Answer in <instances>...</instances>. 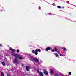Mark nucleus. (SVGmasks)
<instances>
[{
	"label": "nucleus",
	"instance_id": "nucleus-1",
	"mask_svg": "<svg viewBox=\"0 0 76 76\" xmlns=\"http://www.w3.org/2000/svg\"><path fill=\"white\" fill-rule=\"evenodd\" d=\"M31 60L33 62L35 61V62H36V63H39V60H38V59H37V58H31Z\"/></svg>",
	"mask_w": 76,
	"mask_h": 76
},
{
	"label": "nucleus",
	"instance_id": "nucleus-2",
	"mask_svg": "<svg viewBox=\"0 0 76 76\" xmlns=\"http://www.w3.org/2000/svg\"><path fill=\"white\" fill-rule=\"evenodd\" d=\"M14 63H17L18 62V60H17V58H14V60L13 61Z\"/></svg>",
	"mask_w": 76,
	"mask_h": 76
},
{
	"label": "nucleus",
	"instance_id": "nucleus-3",
	"mask_svg": "<svg viewBox=\"0 0 76 76\" xmlns=\"http://www.w3.org/2000/svg\"><path fill=\"white\" fill-rule=\"evenodd\" d=\"M43 73L45 74V75H48V72L47 71L45 70V69H44L43 70Z\"/></svg>",
	"mask_w": 76,
	"mask_h": 76
},
{
	"label": "nucleus",
	"instance_id": "nucleus-4",
	"mask_svg": "<svg viewBox=\"0 0 76 76\" xmlns=\"http://www.w3.org/2000/svg\"><path fill=\"white\" fill-rule=\"evenodd\" d=\"M12 54L13 55L14 57H15L16 58H18V54H15V53H12Z\"/></svg>",
	"mask_w": 76,
	"mask_h": 76
},
{
	"label": "nucleus",
	"instance_id": "nucleus-5",
	"mask_svg": "<svg viewBox=\"0 0 76 76\" xmlns=\"http://www.w3.org/2000/svg\"><path fill=\"white\" fill-rule=\"evenodd\" d=\"M45 50L46 51H48V50H52V48H50V47H48L46 48Z\"/></svg>",
	"mask_w": 76,
	"mask_h": 76
},
{
	"label": "nucleus",
	"instance_id": "nucleus-6",
	"mask_svg": "<svg viewBox=\"0 0 76 76\" xmlns=\"http://www.w3.org/2000/svg\"><path fill=\"white\" fill-rule=\"evenodd\" d=\"M10 50H11V51H12V52H14L15 53V52H16V50H15V49H12V48H11L10 49Z\"/></svg>",
	"mask_w": 76,
	"mask_h": 76
},
{
	"label": "nucleus",
	"instance_id": "nucleus-7",
	"mask_svg": "<svg viewBox=\"0 0 76 76\" xmlns=\"http://www.w3.org/2000/svg\"><path fill=\"white\" fill-rule=\"evenodd\" d=\"M29 66H27L26 67V70L27 71H29Z\"/></svg>",
	"mask_w": 76,
	"mask_h": 76
},
{
	"label": "nucleus",
	"instance_id": "nucleus-8",
	"mask_svg": "<svg viewBox=\"0 0 76 76\" xmlns=\"http://www.w3.org/2000/svg\"><path fill=\"white\" fill-rule=\"evenodd\" d=\"M54 50L56 51H57V52H58V53H60V52L59 51H57V49L56 48V47H55Z\"/></svg>",
	"mask_w": 76,
	"mask_h": 76
},
{
	"label": "nucleus",
	"instance_id": "nucleus-9",
	"mask_svg": "<svg viewBox=\"0 0 76 76\" xmlns=\"http://www.w3.org/2000/svg\"><path fill=\"white\" fill-rule=\"evenodd\" d=\"M50 73L51 74H53V69H50Z\"/></svg>",
	"mask_w": 76,
	"mask_h": 76
},
{
	"label": "nucleus",
	"instance_id": "nucleus-10",
	"mask_svg": "<svg viewBox=\"0 0 76 76\" xmlns=\"http://www.w3.org/2000/svg\"><path fill=\"white\" fill-rule=\"evenodd\" d=\"M39 75L40 76H43V74L41 72H40Z\"/></svg>",
	"mask_w": 76,
	"mask_h": 76
},
{
	"label": "nucleus",
	"instance_id": "nucleus-11",
	"mask_svg": "<svg viewBox=\"0 0 76 76\" xmlns=\"http://www.w3.org/2000/svg\"><path fill=\"white\" fill-rule=\"evenodd\" d=\"M18 58H19V59H20V60H22V59H23V58H22V57H21L18 56Z\"/></svg>",
	"mask_w": 76,
	"mask_h": 76
},
{
	"label": "nucleus",
	"instance_id": "nucleus-12",
	"mask_svg": "<svg viewBox=\"0 0 76 76\" xmlns=\"http://www.w3.org/2000/svg\"><path fill=\"white\" fill-rule=\"evenodd\" d=\"M2 64L3 66H4L5 65H6V64H5V63L4 62H2Z\"/></svg>",
	"mask_w": 76,
	"mask_h": 76
},
{
	"label": "nucleus",
	"instance_id": "nucleus-13",
	"mask_svg": "<svg viewBox=\"0 0 76 76\" xmlns=\"http://www.w3.org/2000/svg\"><path fill=\"white\" fill-rule=\"evenodd\" d=\"M57 8H58V9H61V7L60 6H58L57 7Z\"/></svg>",
	"mask_w": 76,
	"mask_h": 76
},
{
	"label": "nucleus",
	"instance_id": "nucleus-14",
	"mask_svg": "<svg viewBox=\"0 0 76 76\" xmlns=\"http://www.w3.org/2000/svg\"><path fill=\"white\" fill-rule=\"evenodd\" d=\"M1 76H4V74H3V73L2 72H1Z\"/></svg>",
	"mask_w": 76,
	"mask_h": 76
},
{
	"label": "nucleus",
	"instance_id": "nucleus-15",
	"mask_svg": "<svg viewBox=\"0 0 76 76\" xmlns=\"http://www.w3.org/2000/svg\"><path fill=\"white\" fill-rule=\"evenodd\" d=\"M55 55H56V57H58V54H57V53H56V54H55Z\"/></svg>",
	"mask_w": 76,
	"mask_h": 76
},
{
	"label": "nucleus",
	"instance_id": "nucleus-16",
	"mask_svg": "<svg viewBox=\"0 0 76 76\" xmlns=\"http://www.w3.org/2000/svg\"><path fill=\"white\" fill-rule=\"evenodd\" d=\"M16 52L17 53H19V49L17 50Z\"/></svg>",
	"mask_w": 76,
	"mask_h": 76
},
{
	"label": "nucleus",
	"instance_id": "nucleus-17",
	"mask_svg": "<svg viewBox=\"0 0 76 76\" xmlns=\"http://www.w3.org/2000/svg\"><path fill=\"white\" fill-rule=\"evenodd\" d=\"M37 50L39 52H41V50L39 49H38Z\"/></svg>",
	"mask_w": 76,
	"mask_h": 76
},
{
	"label": "nucleus",
	"instance_id": "nucleus-18",
	"mask_svg": "<svg viewBox=\"0 0 76 76\" xmlns=\"http://www.w3.org/2000/svg\"><path fill=\"white\" fill-rule=\"evenodd\" d=\"M21 66L22 67H24V66H25V65L23 64H21Z\"/></svg>",
	"mask_w": 76,
	"mask_h": 76
},
{
	"label": "nucleus",
	"instance_id": "nucleus-19",
	"mask_svg": "<svg viewBox=\"0 0 76 76\" xmlns=\"http://www.w3.org/2000/svg\"><path fill=\"white\" fill-rule=\"evenodd\" d=\"M35 51L36 53H38V50H37V49H36L35 50Z\"/></svg>",
	"mask_w": 76,
	"mask_h": 76
},
{
	"label": "nucleus",
	"instance_id": "nucleus-20",
	"mask_svg": "<svg viewBox=\"0 0 76 76\" xmlns=\"http://www.w3.org/2000/svg\"><path fill=\"white\" fill-rule=\"evenodd\" d=\"M63 50H64V51H66V48H63Z\"/></svg>",
	"mask_w": 76,
	"mask_h": 76
},
{
	"label": "nucleus",
	"instance_id": "nucleus-21",
	"mask_svg": "<svg viewBox=\"0 0 76 76\" xmlns=\"http://www.w3.org/2000/svg\"><path fill=\"white\" fill-rule=\"evenodd\" d=\"M32 53H33V54H34V53H35V51H34V50H32Z\"/></svg>",
	"mask_w": 76,
	"mask_h": 76
},
{
	"label": "nucleus",
	"instance_id": "nucleus-22",
	"mask_svg": "<svg viewBox=\"0 0 76 76\" xmlns=\"http://www.w3.org/2000/svg\"><path fill=\"white\" fill-rule=\"evenodd\" d=\"M68 74L69 75H71V72H69Z\"/></svg>",
	"mask_w": 76,
	"mask_h": 76
},
{
	"label": "nucleus",
	"instance_id": "nucleus-23",
	"mask_svg": "<svg viewBox=\"0 0 76 76\" xmlns=\"http://www.w3.org/2000/svg\"><path fill=\"white\" fill-rule=\"evenodd\" d=\"M51 51H52V52H54V50L52 49V50H51Z\"/></svg>",
	"mask_w": 76,
	"mask_h": 76
},
{
	"label": "nucleus",
	"instance_id": "nucleus-24",
	"mask_svg": "<svg viewBox=\"0 0 76 76\" xmlns=\"http://www.w3.org/2000/svg\"><path fill=\"white\" fill-rule=\"evenodd\" d=\"M35 55H37L38 54V52H35Z\"/></svg>",
	"mask_w": 76,
	"mask_h": 76
},
{
	"label": "nucleus",
	"instance_id": "nucleus-25",
	"mask_svg": "<svg viewBox=\"0 0 76 76\" xmlns=\"http://www.w3.org/2000/svg\"><path fill=\"white\" fill-rule=\"evenodd\" d=\"M54 76H58V75H57L56 74H54Z\"/></svg>",
	"mask_w": 76,
	"mask_h": 76
},
{
	"label": "nucleus",
	"instance_id": "nucleus-26",
	"mask_svg": "<svg viewBox=\"0 0 76 76\" xmlns=\"http://www.w3.org/2000/svg\"><path fill=\"white\" fill-rule=\"evenodd\" d=\"M37 72L39 73V70H37Z\"/></svg>",
	"mask_w": 76,
	"mask_h": 76
},
{
	"label": "nucleus",
	"instance_id": "nucleus-27",
	"mask_svg": "<svg viewBox=\"0 0 76 76\" xmlns=\"http://www.w3.org/2000/svg\"><path fill=\"white\" fill-rule=\"evenodd\" d=\"M59 56H62V54H61V53L60 54Z\"/></svg>",
	"mask_w": 76,
	"mask_h": 76
},
{
	"label": "nucleus",
	"instance_id": "nucleus-28",
	"mask_svg": "<svg viewBox=\"0 0 76 76\" xmlns=\"http://www.w3.org/2000/svg\"><path fill=\"white\" fill-rule=\"evenodd\" d=\"M0 47H2V44H0Z\"/></svg>",
	"mask_w": 76,
	"mask_h": 76
},
{
	"label": "nucleus",
	"instance_id": "nucleus-29",
	"mask_svg": "<svg viewBox=\"0 0 76 76\" xmlns=\"http://www.w3.org/2000/svg\"><path fill=\"white\" fill-rule=\"evenodd\" d=\"M54 4H54V3H53L52 4V5H53V6H54Z\"/></svg>",
	"mask_w": 76,
	"mask_h": 76
},
{
	"label": "nucleus",
	"instance_id": "nucleus-30",
	"mask_svg": "<svg viewBox=\"0 0 76 76\" xmlns=\"http://www.w3.org/2000/svg\"><path fill=\"white\" fill-rule=\"evenodd\" d=\"M7 76H10V75H7Z\"/></svg>",
	"mask_w": 76,
	"mask_h": 76
},
{
	"label": "nucleus",
	"instance_id": "nucleus-31",
	"mask_svg": "<svg viewBox=\"0 0 76 76\" xmlns=\"http://www.w3.org/2000/svg\"><path fill=\"white\" fill-rule=\"evenodd\" d=\"M62 8H64V7H62Z\"/></svg>",
	"mask_w": 76,
	"mask_h": 76
},
{
	"label": "nucleus",
	"instance_id": "nucleus-32",
	"mask_svg": "<svg viewBox=\"0 0 76 76\" xmlns=\"http://www.w3.org/2000/svg\"><path fill=\"white\" fill-rule=\"evenodd\" d=\"M31 57H32V56H31Z\"/></svg>",
	"mask_w": 76,
	"mask_h": 76
}]
</instances>
